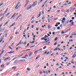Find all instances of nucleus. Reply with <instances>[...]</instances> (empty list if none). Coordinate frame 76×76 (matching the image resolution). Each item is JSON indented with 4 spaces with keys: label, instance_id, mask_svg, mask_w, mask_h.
Listing matches in <instances>:
<instances>
[{
    "label": "nucleus",
    "instance_id": "obj_28",
    "mask_svg": "<svg viewBox=\"0 0 76 76\" xmlns=\"http://www.w3.org/2000/svg\"><path fill=\"white\" fill-rule=\"evenodd\" d=\"M46 47H47V46H45V47H44L43 49L45 50V48H46Z\"/></svg>",
    "mask_w": 76,
    "mask_h": 76
},
{
    "label": "nucleus",
    "instance_id": "obj_46",
    "mask_svg": "<svg viewBox=\"0 0 76 76\" xmlns=\"http://www.w3.org/2000/svg\"><path fill=\"white\" fill-rule=\"evenodd\" d=\"M7 60H9V59H10V57H8V58H6Z\"/></svg>",
    "mask_w": 76,
    "mask_h": 76
},
{
    "label": "nucleus",
    "instance_id": "obj_3",
    "mask_svg": "<svg viewBox=\"0 0 76 76\" xmlns=\"http://www.w3.org/2000/svg\"><path fill=\"white\" fill-rule=\"evenodd\" d=\"M10 22V20H8V21H7V22L5 23L4 25V26H6V25H7V23H8Z\"/></svg>",
    "mask_w": 76,
    "mask_h": 76
},
{
    "label": "nucleus",
    "instance_id": "obj_27",
    "mask_svg": "<svg viewBox=\"0 0 76 76\" xmlns=\"http://www.w3.org/2000/svg\"><path fill=\"white\" fill-rule=\"evenodd\" d=\"M38 51L37 50H36L34 52V54H37V52H38Z\"/></svg>",
    "mask_w": 76,
    "mask_h": 76
},
{
    "label": "nucleus",
    "instance_id": "obj_39",
    "mask_svg": "<svg viewBox=\"0 0 76 76\" xmlns=\"http://www.w3.org/2000/svg\"><path fill=\"white\" fill-rule=\"evenodd\" d=\"M12 36H11L10 37V40H11L12 39Z\"/></svg>",
    "mask_w": 76,
    "mask_h": 76
},
{
    "label": "nucleus",
    "instance_id": "obj_18",
    "mask_svg": "<svg viewBox=\"0 0 76 76\" xmlns=\"http://www.w3.org/2000/svg\"><path fill=\"white\" fill-rule=\"evenodd\" d=\"M10 12H8V13L7 14V15H6V17H7L8 16V15H9V14H10Z\"/></svg>",
    "mask_w": 76,
    "mask_h": 76
},
{
    "label": "nucleus",
    "instance_id": "obj_44",
    "mask_svg": "<svg viewBox=\"0 0 76 76\" xmlns=\"http://www.w3.org/2000/svg\"><path fill=\"white\" fill-rule=\"evenodd\" d=\"M73 20H70L69 21V22H70V23L72 22H73Z\"/></svg>",
    "mask_w": 76,
    "mask_h": 76
},
{
    "label": "nucleus",
    "instance_id": "obj_21",
    "mask_svg": "<svg viewBox=\"0 0 76 76\" xmlns=\"http://www.w3.org/2000/svg\"><path fill=\"white\" fill-rule=\"evenodd\" d=\"M29 1H28L26 4H25V5H27L28 4V3H29Z\"/></svg>",
    "mask_w": 76,
    "mask_h": 76
},
{
    "label": "nucleus",
    "instance_id": "obj_23",
    "mask_svg": "<svg viewBox=\"0 0 76 76\" xmlns=\"http://www.w3.org/2000/svg\"><path fill=\"white\" fill-rule=\"evenodd\" d=\"M34 47H35V45L32 46L30 48H32Z\"/></svg>",
    "mask_w": 76,
    "mask_h": 76
},
{
    "label": "nucleus",
    "instance_id": "obj_16",
    "mask_svg": "<svg viewBox=\"0 0 76 76\" xmlns=\"http://www.w3.org/2000/svg\"><path fill=\"white\" fill-rule=\"evenodd\" d=\"M8 9H9V8H7L6 10H5V12H5L6 13V12H7V11L8 10Z\"/></svg>",
    "mask_w": 76,
    "mask_h": 76
},
{
    "label": "nucleus",
    "instance_id": "obj_22",
    "mask_svg": "<svg viewBox=\"0 0 76 76\" xmlns=\"http://www.w3.org/2000/svg\"><path fill=\"white\" fill-rule=\"evenodd\" d=\"M20 61H25L26 60L25 59H23V60H20Z\"/></svg>",
    "mask_w": 76,
    "mask_h": 76
},
{
    "label": "nucleus",
    "instance_id": "obj_34",
    "mask_svg": "<svg viewBox=\"0 0 76 76\" xmlns=\"http://www.w3.org/2000/svg\"><path fill=\"white\" fill-rule=\"evenodd\" d=\"M20 6H21V5H18V7H18V8H19V7H20Z\"/></svg>",
    "mask_w": 76,
    "mask_h": 76
},
{
    "label": "nucleus",
    "instance_id": "obj_17",
    "mask_svg": "<svg viewBox=\"0 0 76 76\" xmlns=\"http://www.w3.org/2000/svg\"><path fill=\"white\" fill-rule=\"evenodd\" d=\"M38 58H39V55L36 58V60H37V59H38Z\"/></svg>",
    "mask_w": 76,
    "mask_h": 76
},
{
    "label": "nucleus",
    "instance_id": "obj_38",
    "mask_svg": "<svg viewBox=\"0 0 76 76\" xmlns=\"http://www.w3.org/2000/svg\"><path fill=\"white\" fill-rule=\"evenodd\" d=\"M68 37H69V36L68 35H66L65 36V38H68Z\"/></svg>",
    "mask_w": 76,
    "mask_h": 76
},
{
    "label": "nucleus",
    "instance_id": "obj_10",
    "mask_svg": "<svg viewBox=\"0 0 76 76\" xmlns=\"http://www.w3.org/2000/svg\"><path fill=\"white\" fill-rule=\"evenodd\" d=\"M76 57V55L75 54H74L72 56V58H75V57Z\"/></svg>",
    "mask_w": 76,
    "mask_h": 76
},
{
    "label": "nucleus",
    "instance_id": "obj_47",
    "mask_svg": "<svg viewBox=\"0 0 76 76\" xmlns=\"http://www.w3.org/2000/svg\"><path fill=\"white\" fill-rule=\"evenodd\" d=\"M29 43H28L27 45V46L28 47V46H29Z\"/></svg>",
    "mask_w": 76,
    "mask_h": 76
},
{
    "label": "nucleus",
    "instance_id": "obj_1",
    "mask_svg": "<svg viewBox=\"0 0 76 76\" xmlns=\"http://www.w3.org/2000/svg\"><path fill=\"white\" fill-rule=\"evenodd\" d=\"M37 1H36L34 2L33 4L32 5V6H33V7H34V6H35L37 5Z\"/></svg>",
    "mask_w": 76,
    "mask_h": 76
},
{
    "label": "nucleus",
    "instance_id": "obj_63",
    "mask_svg": "<svg viewBox=\"0 0 76 76\" xmlns=\"http://www.w3.org/2000/svg\"><path fill=\"white\" fill-rule=\"evenodd\" d=\"M45 37H43V38H41V39H42H42H45Z\"/></svg>",
    "mask_w": 76,
    "mask_h": 76
},
{
    "label": "nucleus",
    "instance_id": "obj_64",
    "mask_svg": "<svg viewBox=\"0 0 76 76\" xmlns=\"http://www.w3.org/2000/svg\"><path fill=\"white\" fill-rule=\"evenodd\" d=\"M27 69V70H31L29 68H28Z\"/></svg>",
    "mask_w": 76,
    "mask_h": 76
},
{
    "label": "nucleus",
    "instance_id": "obj_36",
    "mask_svg": "<svg viewBox=\"0 0 76 76\" xmlns=\"http://www.w3.org/2000/svg\"><path fill=\"white\" fill-rule=\"evenodd\" d=\"M56 24H57V25H60V23H56Z\"/></svg>",
    "mask_w": 76,
    "mask_h": 76
},
{
    "label": "nucleus",
    "instance_id": "obj_37",
    "mask_svg": "<svg viewBox=\"0 0 76 76\" xmlns=\"http://www.w3.org/2000/svg\"><path fill=\"white\" fill-rule=\"evenodd\" d=\"M57 39H58V38L57 37H56L55 39V41H57Z\"/></svg>",
    "mask_w": 76,
    "mask_h": 76
},
{
    "label": "nucleus",
    "instance_id": "obj_14",
    "mask_svg": "<svg viewBox=\"0 0 76 76\" xmlns=\"http://www.w3.org/2000/svg\"><path fill=\"white\" fill-rule=\"evenodd\" d=\"M31 7H32V5H31L30 7H28L27 8L28 10H29V9H31Z\"/></svg>",
    "mask_w": 76,
    "mask_h": 76
},
{
    "label": "nucleus",
    "instance_id": "obj_53",
    "mask_svg": "<svg viewBox=\"0 0 76 76\" xmlns=\"http://www.w3.org/2000/svg\"><path fill=\"white\" fill-rule=\"evenodd\" d=\"M42 50V48H41V49H40L39 50H38V51H41V50Z\"/></svg>",
    "mask_w": 76,
    "mask_h": 76
},
{
    "label": "nucleus",
    "instance_id": "obj_51",
    "mask_svg": "<svg viewBox=\"0 0 76 76\" xmlns=\"http://www.w3.org/2000/svg\"><path fill=\"white\" fill-rule=\"evenodd\" d=\"M66 12H69V10L68 9V10H66Z\"/></svg>",
    "mask_w": 76,
    "mask_h": 76
},
{
    "label": "nucleus",
    "instance_id": "obj_61",
    "mask_svg": "<svg viewBox=\"0 0 76 76\" xmlns=\"http://www.w3.org/2000/svg\"><path fill=\"white\" fill-rule=\"evenodd\" d=\"M66 20V19L65 18H63L62 19V20Z\"/></svg>",
    "mask_w": 76,
    "mask_h": 76
},
{
    "label": "nucleus",
    "instance_id": "obj_26",
    "mask_svg": "<svg viewBox=\"0 0 76 76\" xmlns=\"http://www.w3.org/2000/svg\"><path fill=\"white\" fill-rule=\"evenodd\" d=\"M44 37L45 38H48V37L47 36V35H45Z\"/></svg>",
    "mask_w": 76,
    "mask_h": 76
},
{
    "label": "nucleus",
    "instance_id": "obj_5",
    "mask_svg": "<svg viewBox=\"0 0 76 76\" xmlns=\"http://www.w3.org/2000/svg\"><path fill=\"white\" fill-rule=\"evenodd\" d=\"M15 23H16L15 22H14L13 23L12 25L10 26L9 27L10 28H11V27H12V26H14V25H15Z\"/></svg>",
    "mask_w": 76,
    "mask_h": 76
},
{
    "label": "nucleus",
    "instance_id": "obj_45",
    "mask_svg": "<svg viewBox=\"0 0 76 76\" xmlns=\"http://www.w3.org/2000/svg\"><path fill=\"white\" fill-rule=\"evenodd\" d=\"M9 47L10 49H11V50H12V47L11 46H9Z\"/></svg>",
    "mask_w": 76,
    "mask_h": 76
},
{
    "label": "nucleus",
    "instance_id": "obj_48",
    "mask_svg": "<svg viewBox=\"0 0 76 76\" xmlns=\"http://www.w3.org/2000/svg\"><path fill=\"white\" fill-rule=\"evenodd\" d=\"M49 53H50V52H47V55H48V54H49Z\"/></svg>",
    "mask_w": 76,
    "mask_h": 76
},
{
    "label": "nucleus",
    "instance_id": "obj_56",
    "mask_svg": "<svg viewBox=\"0 0 76 76\" xmlns=\"http://www.w3.org/2000/svg\"><path fill=\"white\" fill-rule=\"evenodd\" d=\"M34 25H32V26H31V28H34Z\"/></svg>",
    "mask_w": 76,
    "mask_h": 76
},
{
    "label": "nucleus",
    "instance_id": "obj_33",
    "mask_svg": "<svg viewBox=\"0 0 76 76\" xmlns=\"http://www.w3.org/2000/svg\"><path fill=\"white\" fill-rule=\"evenodd\" d=\"M60 12V10H57V11L56 12H57V13H58L59 12Z\"/></svg>",
    "mask_w": 76,
    "mask_h": 76
},
{
    "label": "nucleus",
    "instance_id": "obj_29",
    "mask_svg": "<svg viewBox=\"0 0 76 76\" xmlns=\"http://www.w3.org/2000/svg\"><path fill=\"white\" fill-rule=\"evenodd\" d=\"M19 44H22V40H21L20 41Z\"/></svg>",
    "mask_w": 76,
    "mask_h": 76
},
{
    "label": "nucleus",
    "instance_id": "obj_35",
    "mask_svg": "<svg viewBox=\"0 0 76 76\" xmlns=\"http://www.w3.org/2000/svg\"><path fill=\"white\" fill-rule=\"evenodd\" d=\"M23 54H21V55H20L19 56V57H22V56H23Z\"/></svg>",
    "mask_w": 76,
    "mask_h": 76
},
{
    "label": "nucleus",
    "instance_id": "obj_30",
    "mask_svg": "<svg viewBox=\"0 0 76 76\" xmlns=\"http://www.w3.org/2000/svg\"><path fill=\"white\" fill-rule=\"evenodd\" d=\"M57 49H58L57 48H55V49H54V51H56V50H57Z\"/></svg>",
    "mask_w": 76,
    "mask_h": 76
},
{
    "label": "nucleus",
    "instance_id": "obj_58",
    "mask_svg": "<svg viewBox=\"0 0 76 76\" xmlns=\"http://www.w3.org/2000/svg\"><path fill=\"white\" fill-rule=\"evenodd\" d=\"M47 53V51H45V52L44 53V54H46Z\"/></svg>",
    "mask_w": 76,
    "mask_h": 76
},
{
    "label": "nucleus",
    "instance_id": "obj_2",
    "mask_svg": "<svg viewBox=\"0 0 76 76\" xmlns=\"http://www.w3.org/2000/svg\"><path fill=\"white\" fill-rule=\"evenodd\" d=\"M19 4H20V2H19L17 4L16 6L15 7V9H18V8L17 7H18V5H19Z\"/></svg>",
    "mask_w": 76,
    "mask_h": 76
},
{
    "label": "nucleus",
    "instance_id": "obj_25",
    "mask_svg": "<svg viewBox=\"0 0 76 76\" xmlns=\"http://www.w3.org/2000/svg\"><path fill=\"white\" fill-rule=\"evenodd\" d=\"M34 16H33V17H32L31 19V20H32V19H34Z\"/></svg>",
    "mask_w": 76,
    "mask_h": 76
},
{
    "label": "nucleus",
    "instance_id": "obj_24",
    "mask_svg": "<svg viewBox=\"0 0 76 76\" xmlns=\"http://www.w3.org/2000/svg\"><path fill=\"white\" fill-rule=\"evenodd\" d=\"M62 23H64V21L63 20H62Z\"/></svg>",
    "mask_w": 76,
    "mask_h": 76
},
{
    "label": "nucleus",
    "instance_id": "obj_13",
    "mask_svg": "<svg viewBox=\"0 0 76 76\" xmlns=\"http://www.w3.org/2000/svg\"><path fill=\"white\" fill-rule=\"evenodd\" d=\"M40 16H41L40 13H39V14H38V15H37V18H39V17H40Z\"/></svg>",
    "mask_w": 76,
    "mask_h": 76
},
{
    "label": "nucleus",
    "instance_id": "obj_41",
    "mask_svg": "<svg viewBox=\"0 0 76 76\" xmlns=\"http://www.w3.org/2000/svg\"><path fill=\"white\" fill-rule=\"evenodd\" d=\"M69 41L70 42V41H72V42H73V39L69 40Z\"/></svg>",
    "mask_w": 76,
    "mask_h": 76
},
{
    "label": "nucleus",
    "instance_id": "obj_20",
    "mask_svg": "<svg viewBox=\"0 0 76 76\" xmlns=\"http://www.w3.org/2000/svg\"><path fill=\"white\" fill-rule=\"evenodd\" d=\"M48 23H49L50 22V18H48Z\"/></svg>",
    "mask_w": 76,
    "mask_h": 76
},
{
    "label": "nucleus",
    "instance_id": "obj_11",
    "mask_svg": "<svg viewBox=\"0 0 76 76\" xmlns=\"http://www.w3.org/2000/svg\"><path fill=\"white\" fill-rule=\"evenodd\" d=\"M4 16H2L0 19V21H1V20L3 19H4Z\"/></svg>",
    "mask_w": 76,
    "mask_h": 76
},
{
    "label": "nucleus",
    "instance_id": "obj_59",
    "mask_svg": "<svg viewBox=\"0 0 76 76\" xmlns=\"http://www.w3.org/2000/svg\"><path fill=\"white\" fill-rule=\"evenodd\" d=\"M55 26H56V27L58 26V24H56L55 25Z\"/></svg>",
    "mask_w": 76,
    "mask_h": 76
},
{
    "label": "nucleus",
    "instance_id": "obj_7",
    "mask_svg": "<svg viewBox=\"0 0 76 76\" xmlns=\"http://www.w3.org/2000/svg\"><path fill=\"white\" fill-rule=\"evenodd\" d=\"M75 9H76L75 8H72L70 9V11H73V10H74Z\"/></svg>",
    "mask_w": 76,
    "mask_h": 76
},
{
    "label": "nucleus",
    "instance_id": "obj_4",
    "mask_svg": "<svg viewBox=\"0 0 76 76\" xmlns=\"http://www.w3.org/2000/svg\"><path fill=\"white\" fill-rule=\"evenodd\" d=\"M19 61H20V60H16L14 61L13 63H19Z\"/></svg>",
    "mask_w": 76,
    "mask_h": 76
},
{
    "label": "nucleus",
    "instance_id": "obj_9",
    "mask_svg": "<svg viewBox=\"0 0 76 76\" xmlns=\"http://www.w3.org/2000/svg\"><path fill=\"white\" fill-rule=\"evenodd\" d=\"M66 31H62L61 32V34H66Z\"/></svg>",
    "mask_w": 76,
    "mask_h": 76
},
{
    "label": "nucleus",
    "instance_id": "obj_6",
    "mask_svg": "<svg viewBox=\"0 0 76 76\" xmlns=\"http://www.w3.org/2000/svg\"><path fill=\"white\" fill-rule=\"evenodd\" d=\"M16 14V13H14L12 16V17H11L10 19H12L13 17H14V16L15 17V14Z\"/></svg>",
    "mask_w": 76,
    "mask_h": 76
},
{
    "label": "nucleus",
    "instance_id": "obj_62",
    "mask_svg": "<svg viewBox=\"0 0 76 76\" xmlns=\"http://www.w3.org/2000/svg\"><path fill=\"white\" fill-rule=\"evenodd\" d=\"M65 58L66 59H69V58H68L67 57H65Z\"/></svg>",
    "mask_w": 76,
    "mask_h": 76
},
{
    "label": "nucleus",
    "instance_id": "obj_8",
    "mask_svg": "<svg viewBox=\"0 0 76 76\" xmlns=\"http://www.w3.org/2000/svg\"><path fill=\"white\" fill-rule=\"evenodd\" d=\"M33 54V53L32 52H30L28 53V55L29 56V57H30L31 56V55Z\"/></svg>",
    "mask_w": 76,
    "mask_h": 76
},
{
    "label": "nucleus",
    "instance_id": "obj_42",
    "mask_svg": "<svg viewBox=\"0 0 76 76\" xmlns=\"http://www.w3.org/2000/svg\"><path fill=\"white\" fill-rule=\"evenodd\" d=\"M3 4V3H2L1 4H0V7L1 6H2Z\"/></svg>",
    "mask_w": 76,
    "mask_h": 76
},
{
    "label": "nucleus",
    "instance_id": "obj_60",
    "mask_svg": "<svg viewBox=\"0 0 76 76\" xmlns=\"http://www.w3.org/2000/svg\"><path fill=\"white\" fill-rule=\"evenodd\" d=\"M45 19V17H43L42 18V19Z\"/></svg>",
    "mask_w": 76,
    "mask_h": 76
},
{
    "label": "nucleus",
    "instance_id": "obj_52",
    "mask_svg": "<svg viewBox=\"0 0 76 76\" xmlns=\"http://www.w3.org/2000/svg\"><path fill=\"white\" fill-rule=\"evenodd\" d=\"M71 29V28H69V29H68L67 30V31H70V29Z\"/></svg>",
    "mask_w": 76,
    "mask_h": 76
},
{
    "label": "nucleus",
    "instance_id": "obj_57",
    "mask_svg": "<svg viewBox=\"0 0 76 76\" xmlns=\"http://www.w3.org/2000/svg\"><path fill=\"white\" fill-rule=\"evenodd\" d=\"M67 5V4H64L63 5V6H66Z\"/></svg>",
    "mask_w": 76,
    "mask_h": 76
},
{
    "label": "nucleus",
    "instance_id": "obj_19",
    "mask_svg": "<svg viewBox=\"0 0 76 76\" xmlns=\"http://www.w3.org/2000/svg\"><path fill=\"white\" fill-rule=\"evenodd\" d=\"M45 3H44V4L42 5V7H44V6L45 5Z\"/></svg>",
    "mask_w": 76,
    "mask_h": 76
},
{
    "label": "nucleus",
    "instance_id": "obj_54",
    "mask_svg": "<svg viewBox=\"0 0 76 76\" xmlns=\"http://www.w3.org/2000/svg\"><path fill=\"white\" fill-rule=\"evenodd\" d=\"M57 42H55L54 44V45H57Z\"/></svg>",
    "mask_w": 76,
    "mask_h": 76
},
{
    "label": "nucleus",
    "instance_id": "obj_50",
    "mask_svg": "<svg viewBox=\"0 0 76 76\" xmlns=\"http://www.w3.org/2000/svg\"><path fill=\"white\" fill-rule=\"evenodd\" d=\"M69 38H73V36H71L69 37Z\"/></svg>",
    "mask_w": 76,
    "mask_h": 76
},
{
    "label": "nucleus",
    "instance_id": "obj_32",
    "mask_svg": "<svg viewBox=\"0 0 76 76\" xmlns=\"http://www.w3.org/2000/svg\"><path fill=\"white\" fill-rule=\"evenodd\" d=\"M7 34H5V37H7Z\"/></svg>",
    "mask_w": 76,
    "mask_h": 76
},
{
    "label": "nucleus",
    "instance_id": "obj_12",
    "mask_svg": "<svg viewBox=\"0 0 76 76\" xmlns=\"http://www.w3.org/2000/svg\"><path fill=\"white\" fill-rule=\"evenodd\" d=\"M4 36H3L2 37H1V40H2V41H3V38H4Z\"/></svg>",
    "mask_w": 76,
    "mask_h": 76
},
{
    "label": "nucleus",
    "instance_id": "obj_43",
    "mask_svg": "<svg viewBox=\"0 0 76 76\" xmlns=\"http://www.w3.org/2000/svg\"><path fill=\"white\" fill-rule=\"evenodd\" d=\"M39 73H40V75H42V72H39Z\"/></svg>",
    "mask_w": 76,
    "mask_h": 76
},
{
    "label": "nucleus",
    "instance_id": "obj_15",
    "mask_svg": "<svg viewBox=\"0 0 76 76\" xmlns=\"http://www.w3.org/2000/svg\"><path fill=\"white\" fill-rule=\"evenodd\" d=\"M43 0H41L40 1V0H39V2L38 3V4H39V1H40V2H42V1H43Z\"/></svg>",
    "mask_w": 76,
    "mask_h": 76
},
{
    "label": "nucleus",
    "instance_id": "obj_55",
    "mask_svg": "<svg viewBox=\"0 0 76 76\" xmlns=\"http://www.w3.org/2000/svg\"><path fill=\"white\" fill-rule=\"evenodd\" d=\"M19 75V73H18L16 75V76H18Z\"/></svg>",
    "mask_w": 76,
    "mask_h": 76
},
{
    "label": "nucleus",
    "instance_id": "obj_40",
    "mask_svg": "<svg viewBox=\"0 0 76 76\" xmlns=\"http://www.w3.org/2000/svg\"><path fill=\"white\" fill-rule=\"evenodd\" d=\"M3 66H4V65H2L1 66V67L2 68V67H3Z\"/></svg>",
    "mask_w": 76,
    "mask_h": 76
},
{
    "label": "nucleus",
    "instance_id": "obj_49",
    "mask_svg": "<svg viewBox=\"0 0 76 76\" xmlns=\"http://www.w3.org/2000/svg\"><path fill=\"white\" fill-rule=\"evenodd\" d=\"M57 29H60V28L59 27H58L57 28Z\"/></svg>",
    "mask_w": 76,
    "mask_h": 76
},
{
    "label": "nucleus",
    "instance_id": "obj_31",
    "mask_svg": "<svg viewBox=\"0 0 76 76\" xmlns=\"http://www.w3.org/2000/svg\"><path fill=\"white\" fill-rule=\"evenodd\" d=\"M16 67L14 66V67H12V69H16Z\"/></svg>",
    "mask_w": 76,
    "mask_h": 76
}]
</instances>
